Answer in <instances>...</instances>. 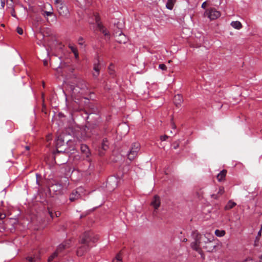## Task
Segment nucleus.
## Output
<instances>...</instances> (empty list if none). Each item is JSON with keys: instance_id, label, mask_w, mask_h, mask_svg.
Wrapping results in <instances>:
<instances>
[{"instance_id": "obj_1", "label": "nucleus", "mask_w": 262, "mask_h": 262, "mask_svg": "<svg viewBox=\"0 0 262 262\" xmlns=\"http://www.w3.org/2000/svg\"><path fill=\"white\" fill-rule=\"evenodd\" d=\"M192 236L194 241L191 243L190 246L199 253L202 252L201 246L214 239L213 234L208 232L202 235L198 231H194L192 232Z\"/></svg>"}, {"instance_id": "obj_2", "label": "nucleus", "mask_w": 262, "mask_h": 262, "mask_svg": "<svg viewBox=\"0 0 262 262\" xmlns=\"http://www.w3.org/2000/svg\"><path fill=\"white\" fill-rule=\"evenodd\" d=\"M68 137V136L64 134H60L58 136L56 140V148L58 152H69L70 151L74 150V146H73L74 142Z\"/></svg>"}, {"instance_id": "obj_3", "label": "nucleus", "mask_w": 262, "mask_h": 262, "mask_svg": "<svg viewBox=\"0 0 262 262\" xmlns=\"http://www.w3.org/2000/svg\"><path fill=\"white\" fill-rule=\"evenodd\" d=\"M89 128L86 127H80L78 126H74L72 129L73 135L78 140H85L90 137L88 133Z\"/></svg>"}, {"instance_id": "obj_4", "label": "nucleus", "mask_w": 262, "mask_h": 262, "mask_svg": "<svg viewBox=\"0 0 262 262\" xmlns=\"http://www.w3.org/2000/svg\"><path fill=\"white\" fill-rule=\"evenodd\" d=\"M61 183L57 182L51 185L49 188L50 191L55 192L56 194L61 193L62 189L64 188H67L69 182L66 178H64L63 180L61 181Z\"/></svg>"}, {"instance_id": "obj_5", "label": "nucleus", "mask_w": 262, "mask_h": 262, "mask_svg": "<svg viewBox=\"0 0 262 262\" xmlns=\"http://www.w3.org/2000/svg\"><path fill=\"white\" fill-rule=\"evenodd\" d=\"M98 239L97 236L91 231L85 232L81 237L80 244L90 247L91 243H95Z\"/></svg>"}, {"instance_id": "obj_6", "label": "nucleus", "mask_w": 262, "mask_h": 262, "mask_svg": "<svg viewBox=\"0 0 262 262\" xmlns=\"http://www.w3.org/2000/svg\"><path fill=\"white\" fill-rule=\"evenodd\" d=\"M55 4L56 5L57 10L59 14L64 18H69L70 11L63 2L62 0H55Z\"/></svg>"}, {"instance_id": "obj_7", "label": "nucleus", "mask_w": 262, "mask_h": 262, "mask_svg": "<svg viewBox=\"0 0 262 262\" xmlns=\"http://www.w3.org/2000/svg\"><path fill=\"white\" fill-rule=\"evenodd\" d=\"M86 85L84 82H79L78 84L72 89V95L76 97L82 95L85 93Z\"/></svg>"}, {"instance_id": "obj_8", "label": "nucleus", "mask_w": 262, "mask_h": 262, "mask_svg": "<svg viewBox=\"0 0 262 262\" xmlns=\"http://www.w3.org/2000/svg\"><path fill=\"white\" fill-rule=\"evenodd\" d=\"M140 148V145L138 142L133 143L127 155L128 159L134 160L137 156Z\"/></svg>"}, {"instance_id": "obj_9", "label": "nucleus", "mask_w": 262, "mask_h": 262, "mask_svg": "<svg viewBox=\"0 0 262 262\" xmlns=\"http://www.w3.org/2000/svg\"><path fill=\"white\" fill-rule=\"evenodd\" d=\"M204 16H207L210 20H214L221 16V13L214 8H210L205 11Z\"/></svg>"}, {"instance_id": "obj_10", "label": "nucleus", "mask_w": 262, "mask_h": 262, "mask_svg": "<svg viewBox=\"0 0 262 262\" xmlns=\"http://www.w3.org/2000/svg\"><path fill=\"white\" fill-rule=\"evenodd\" d=\"M217 246V243H216L215 241V239H214V241H212L211 242L207 243L206 244H204V245L201 246V248L202 247L204 248L206 250L207 252H214L216 251V248Z\"/></svg>"}, {"instance_id": "obj_11", "label": "nucleus", "mask_w": 262, "mask_h": 262, "mask_svg": "<svg viewBox=\"0 0 262 262\" xmlns=\"http://www.w3.org/2000/svg\"><path fill=\"white\" fill-rule=\"evenodd\" d=\"M114 36L115 40L119 43H125L127 41V37L121 31H119L118 33L116 32Z\"/></svg>"}, {"instance_id": "obj_12", "label": "nucleus", "mask_w": 262, "mask_h": 262, "mask_svg": "<svg viewBox=\"0 0 262 262\" xmlns=\"http://www.w3.org/2000/svg\"><path fill=\"white\" fill-rule=\"evenodd\" d=\"M26 259L29 262H38L40 260L39 253L37 252L31 254L27 256Z\"/></svg>"}, {"instance_id": "obj_13", "label": "nucleus", "mask_w": 262, "mask_h": 262, "mask_svg": "<svg viewBox=\"0 0 262 262\" xmlns=\"http://www.w3.org/2000/svg\"><path fill=\"white\" fill-rule=\"evenodd\" d=\"M90 248L86 245H81L78 248L77 250V254L79 256H81L84 254Z\"/></svg>"}, {"instance_id": "obj_14", "label": "nucleus", "mask_w": 262, "mask_h": 262, "mask_svg": "<svg viewBox=\"0 0 262 262\" xmlns=\"http://www.w3.org/2000/svg\"><path fill=\"white\" fill-rule=\"evenodd\" d=\"M100 67L99 61L97 63H94L93 64V76L95 79L98 78L100 74Z\"/></svg>"}, {"instance_id": "obj_15", "label": "nucleus", "mask_w": 262, "mask_h": 262, "mask_svg": "<svg viewBox=\"0 0 262 262\" xmlns=\"http://www.w3.org/2000/svg\"><path fill=\"white\" fill-rule=\"evenodd\" d=\"M160 199L158 195H155L152 201L151 202V205L154 207L155 209H158L160 206Z\"/></svg>"}, {"instance_id": "obj_16", "label": "nucleus", "mask_w": 262, "mask_h": 262, "mask_svg": "<svg viewBox=\"0 0 262 262\" xmlns=\"http://www.w3.org/2000/svg\"><path fill=\"white\" fill-rule=\"evenodd\" d=\"M80 198V194L77 190H75L70 194L69 200L71 202H74Z\"/></svg>"}, {"instance_id": "obj_17", "label": "nucleus", "mask_w": 262, "mask_h": 262, "mask_svg": "<svg viewBox=\"0 0 262 262\" xmlns=\"http://www.w3.org/2000/svg\"><path fill=\"white\" fill-rule=\"evenodd\" d=\"M107 184L108 185H111L113 188H116L118 184L117 178L115 177H111L109 178L107 180Z\"/></svg>"}, {"instance_id": "obj_18", "label": "nucleus", "mask_w": 262, "mask_h": 262, "mask_svg": "<svg viewBox=\"0 0 262 262\" xmlns=\"http://www.w3.org/2000/svg\"><path fill=\"white\" fill-rule=\"evenodd\" d=\"M81 152L87 158L89 157L91 153L88 146L85 144H81L80 147Z\"/></svg>"}, {"instance_id": "obj_19", "label": "nucleus", "mask_w": 262, "mask_h": 262, "mask_svg": "<svg viewBox=\"0 0 262 262\" xmlns=\"http://www.w3.org/2000/svg\"><path fill=\"white\" fill-rule=\"evenodd\" d=\"M227 174L226 170H222L216 176V178L219 182L225 180Z\"/></svg>"}, {"instance_id": "obj_20", "label": "nucleus", "mask_w": 262, "mask_h": 262, "mask_svg": "<svg viewBox=\"0 0 262 262\" xmlns=\"http://www.w3.org/2000/svg\"><path fill=\"white\" fill-rule=\"evenodd\" d=\"M183 101V97L181 95L178 94L174 96L173 101L176 106L180 105Z\"/></svg>"}, {"instance_id": "obj_21", "label": "nucleus", "mask_w": 262, "mask_h": 262, "mask_svg": "<svg viewBox=\"0 0 262 262\" xmlns=\"http://www.w3.org/2000/svg\"><path fill=\"white\" fill-rule=\"evenodd\" d=\"M69 48L70 49L71 51L73 53L75 58L76 59H79V54H78L77 48L75 46H74L71 44H70L69 45Z\"/></svg>"}, {"instance_id": "obj_22", "label": "nucleus", "mask_w": 262, "mask_h": 262, "mask_svg": "<svg viewBox=\"0 0 262 262\" xmlns=\"http://www.w3.org/2000/svg\"><path fill=\"white\" fill-rule=\"evenodd\" d=\"M230 25L233 28L237 30L241 29L243 27L241 23L239 21H233Z\"/></svg>"}, {"instance_id": "obj_23", "label": "nucleus", "mask_w": 262, "mask_h": 262, "mask_svg": "<svg viewBox=\"0 0 262 262\" xmlns=\"http://www.w3.org/2000/svg\"><path fill=\"white\" fill-rule=\"evenodd\" d=\"M176 0H168L166 5V7L169 10H172Z\"/></svg>"}, {"instance_id": "obj_24", "label": "nucleus", "mask_w": 262, "mask_h": 262, "mask_svg": "<svg viewBox=\"0 0 262 262\" xmlns=\"http://www.w3.org/2000/svg\"><path fill=\"white\" fill-rule=\"evenodd\" d=\"M216 236L218 237H223L225 235L226 232L223 230L216 229L214 232Z\"/></svg>"}, {"instance_id": "obj_25", "label": "nucleus", "mask_w": 262, "mask_h": 262, "mask_svg": "<svg viewBox=\"0 0 262 262\" xmlns=\"http://www.w3.org/2000/svg\"><path fill=\"white\" fill-rule=\"evenodd\" d=\"M235 205H236V203L235 202H232L231 201H229L228 202V204L225 206V208L226 210H229V209L232 208Z\"/></svg>"}, {"instance_id": "obj_26", "label": "nucleus", "mask_w": 262, "mask_h": 262, "mask_svg": "<svg viewBox=\"0 0 262 262\" xmlns=\"http://www.w3.org/2000/svg\"><path fill=\"white\" fill-rule=\"evenodd\" d=\"M101 148L104 150H106L108 148V141L106 139L103 140Z\"/></svg>"}, {"instance_id": "obj_27", "label": "nucleus", "mask_w": 262, "mask_h": 262, "mask_svg": "<svg viewBox=\"0 0 262 262\" xmlns=\"http://www.w3.org/2000/svg\"><path fill=\"white\" fill-rule=\"evenodd\" d=\"M112 262H122V256L120 253H118L115 258L113 259Z\"/></svg>"}, {"instance_id": "obj_28", "label": "nucleus", "mask_w": 262, "mask_h": 262, "mask_svg": "<svg viewBox=\"0 0 262 262\" xmlns=\"http://www.w3.org/2000/svg\"><path fill=\"white\" fill-rule=\"evenodd\" d=\"M58 253L55 251L48 258V262H51L57 256Z\"/></svg>"}, {"instance_id": "obj_29", "label": "nucleus", "mask_w": 262, "mask_h": 262, "mask_svg": "<svg viewBox=\"0 0 262 262\" xmlns=\"http://www.w3.org/2000/svg\"><path fill=\"white\" fill-rule=\"evenodd\" d=\"M65 248L66 245L62 244L58 246L56 251L59 253V252H61L63 249H64Z\"/></svg>"}, {"instance_id": "obj_30", "label": "nucleus", "mask_w": 262, "mask_h": 262, "mask_svg": "<svg viewBox=\"0 0 262 262\" xmlns=\"http://www.w3.org/2000/svg\"><path fill=\"white\" fill-rule=\"evenodd\" d=\"M113 68H114V66L112 64H111L110 66V67H108L109 74L112 76H114V75L115 74V71Z\"/></svg>"}, {"instance_id": "obj_31", "label": "nucleus", "mask_w": 262, "mask_h": 262, "mask_svg": "<svg viewBox=\"0 0 262 262\" xmlns=\"http://www.w3.org/2000/svg\"><path fill=\"white\" fill-rule=\"evenodd\" d=\"M50 214L51 217L52 218H53L54 215H55V216H56V217H58V216H60V212L59 211H56V212H55L54 213H53L52 212H50Z\"/></svg>"}, {"instance_id": "obj_32", "label": "nucleus", "mask_w": 262, "mask_h": 262, "mask_svg": "<svg viewBox=\"0 0 262 262\" xmlns=\"http://www.w3.org/2000/svg\"><path fill=\"white\" fill-rule=\"evenodd\" d=\"M99 29L101 32H102L105 36L108 35L106 29L102 26H99Z\"/></svg>"}, {"instance_id": "obj_33", "label": "nucleus", "mask_w": 262, "mask_h": 262, "mask_svg": "<svg viewBox=\"0 0 262 262\" xmlns=\"http://www.w3.org/2000/svg\"><path fill=\"white\" fill-rule=\"evenodd\" d=\"M225 192L224 188L222 186L219 187V191L217 192V194L221 196Z\"/></svg>"}, {"instance_id": "obj_34", "label": "nucleus", "mask_w": 262, "mask_h": 262, "mask_svg": "<svg viewBox=\"0 0 262 262\" xmlns=\"http://www.w3.org/2000/svg\"><path fill=\"white\" fill-rule=\"evenodd\" d=\"M123 127L125 128L127 132L128 131V127L125 124L120 125V126H119V127L117 129V131H119L121 128H123Z\"/></svg>"}, {"instance_id": "obj_35", "label": "nucleus", "mask_w": 262, "mask_h": 262, "mask_svg": "<svg viewBox=\"0 0 262 262\" xmlns=\"http://www.w3.org/2000/svg\"><path fill=\"white\" fill-rule=\"evenodd\" d=\"M53 14V12L52 11H45L43 13V15L46 17V16H51Z\"/></svg>"}, {"instance_id": "obj_36", "label": "nucleus", "mask_w": 262, "mask_h": 262, "mask_svg": "<svg viewBox=\"0 0 262 262\" xmlns=\"http://www.w3.org/2000/svg\"><path fill=\"white\" fill-rule=\"evenodd\" d=\"M78 43L80 46L83 45L84 43V41L83 40V38L81 37H79L78 39Z\"/></svg>"}, {"instance_id": "obj_37", "label": "nucleus", "mask_w": 262, "mask_h": 262, "mask_svg": "<svg viewBox=\"0 0 262 262\" xmlns=\"http://www.w3.org/2000/svg\"><path fill=\"white\" fill-rule=\"evenodd\" d=\"M159 68L162 70H166L167 69V67L164 64H160Z\"/></svg>"}, {"instance_id": "obj_38", "label": "nucleus", "mask_w": 262, "mask_h": 262, "mask_svg": "<svg viewBox=\"0 0 262 262\" xmlns=\"http://www.w3.org/2000/svg\"><path fill=\"white\" fill-rule=\"evenodd\" d=\"M16 30H17V32L19 34H20V35L23 34V29H22L21 28H20V27H18L17 28Z\"/></svg>"}, {"instance_id": "obj_39", "label": "nucleus", "mask_w": 262, "mask_h": 262, "mask_svg": "<svg viewBox=\"0 0 262 262\" xmlns=\"http://www.w3.org/2000/svg\"><path fill=\"white\" fill-rule=\"evenodd\" d=\"M220 196L217 193V194H213L211 195V198L215 199V200H217Z\"/></svg>"}, {"instance_id": "obj_40", "label": "nucleus", "mask_w": 262, "mask_h": 262, "mask_svg": "<svg viewBox=\"0 0 262 262\" xmlns=\"http://www.w3.org/2000/svg\"><path fill=\"white\" fill-rule=\"evenodd\" d=\"M261 232H262V229L260 228V229L259 230V231L258 232V233H257V236H256V239L257 240H259V237L261 236Z\"/></svg>"}, {"instance_id": "obj_41", "label": "nucleus", "mask_w": 262, "mask_h": 262, "mask_svg": "<svg viewBox=\"0 0 262 262\" xmlns=\"http://www.w3.org/2000/svg\"><path fill=\"white\" fill-rule=\"evenodd\" d=\"M168 136L163 135V136H161L160 137V139L161 141H165V140H166L167 139H168Z\"/></svg>"}, {"instance_id": "obj_42", "label": "nucleus", "mask_w": 262, "mask_h": 262, "mask_svg": "<svg viewBox=\"0 0 262 262\" xmlns=\"http://www.w3.org/2000/svg\"><path fill=\"white\" fill-rule=\"evenodd\" d=\"M36 184L38 185H40L39 181H38V179L40 178V175L38 173H36Z\"/></svg>"}, {"instance_id": "obj_43", "label": "nucleus", "mask_w": 262, "mask_h": 262, "mask_svg": "<svg viewBox=\"0 0 262 262\" xmlns=\"http://www.w3.org/2000/svg\"><path fill=\"white\" fill-rule=\"evenodd\" d=\"M171 126H172V128L173 129H176V124H174V123L173 122V119H171Z\"/></svg>"}, {"instance_id": "obj_44", "label": "nucleus", "mask_w": 262, "mask_h": 262, "mask_svg": "<svg viewBox=\"0 0 262 262\" xmlns=\"http://www.w3.org/2000/svg\"><path fill=\"white\" fill-rule=\"evenodd\" d=\"M6 217V214L0 212V219L3 220Z\"/></svg>"}, {"instance_id": "obj_45", "label": "nucleus", "mask_w": 262, "mask_h": 262, "mask_svg": "<svg viewBox=\"0 0 262 262\" xmlns=\"http://www.w3.org/2000/svg\"><path fill=\"white\" fill-rule=\"evenodd\" d=\"M11 15H12V16H13L14 17H16V15L15 14V12L14 9L13 8L12 10Z\"/></svg>"}, {"instance_id": "obj_46", "label": "nucleus", "mask_w": 262, "mask_h": 262, "mask_svg": "<svg viewBox=\"0 0 262 262\" xmlns=\"http://www.w3.org/2000/svg\"><path fill=\"white\" fill-rule=\"evenodd\" d=\"M243 262H252V260L250 259H247ZM260 262H262V257H260Z\"/></svg>"}, {"instance_id": "obj_47", "label": "nucleus", "mask_w": 262, "mask_h": 262, "mask_svg": "<svg viewBox=\"0 0 262 262\" xmlns=\"http://www.w3.org/2000/svg\"><path fill=\"white\" fill-rule=\"evenodd\" d=\"M206 2H204L202 5V8H203V9H205L206 8Z\"/></svg>"}, {"instance_id": "obj_48", "label": "nucleus", "mask_w": 262, "mask_h": 262, "mask_svg": "<svg viewBox=\"0 0 262 262\" xmlns=\"http://www.w3.org/2000/svg\"><path fill=\"white\" fill-rule=\"evenodd\" d=\"M1 6L3 8L5 6V1L4 0H1Z\"/></svg>"}, {"instance_id": "obj_49", "label": "nucleus", "mask_w": 262, "mask_h": 262, "mask_svg": "<svg viewBox=\"0 0 262 262\" xmlns=\"http://www.w3.org/2000/svg\"><path fill=\"white\" fill-rule=\"evenodd\" d=\"M47 138V140L48 141H49V140H51V135L48 136Z\"/></svg>"}, {"instance_id": "obj_50", "label": "nucleus", "mask_w": 262, "mask_h": 262, "mask_svg": "<svg viewBox=\"0 0 262 262\" xmlns=\"http://www.w3.org/2000/svg\"><path fill=\"white\" fill-rule=\"evenodd\" d=\"M43 64L46 66H47L48 64V62L47 60H44L43 61Z\"/></svg>"}, {"instance_id": "obj_51", "label": "nucleus", "mask_w": 262, "mask_h": 262, "mask_svg": "<svg viewBox=\"0 0 262 262\" xmlns=\"http://www.w3.org/2000/svg\"><path fill=\"white\" fill-rule=\"evenodd\" d=\"M178 147H179V144H177V145L174 146V148L177 149Z\"/></svg>"}, {"instance_id": "obj_52", "label": "nucleus", "mask_w": 262, "mask_h": 262, "mask_svg": "<svg viewBox=\"0 0 262 262\" xmlns=\"http://www.w3.org/2000/svg\"><path fill=\"white\" fill-rule=\"evenodd\" d=\"M25 148H26V150H29V149H30V147H29V146H26L25 147Z\"/></svg>"}, {"instance_id": "obj_53", "label": "nucleus", "mask_w": 262, "mask_h": 262, "mask_svg": "<svg viewBox=\"0 0 262 262\" xmlns=\"http://www.w3.org/2000/svg\"><path fill=\"white\" fill-rule=\"evenodd\" d=\"M59 116L60 117H64V116H63L61 113H59Z\"/></svg>"}, {"instance_id": "obj_54", "label": "nucleus", "mask_w": 262, "mask_h": 262, "mask_svg": "<svg viewBox=\"0 0 262 262\" xmlns=\"http://www.w3.org/2000/svg\"><path fill=\"white\" fill-rule=\"evenodd\" d=\"M187 241V239L186 238H184L183 239V242H186Z\"/></svg>"}, {"instance_id": "obj_55", "label": "nucleus", "mask_w": 262, "mask_h": 262, "mask_svg": "<svg viewBox=\"0 0 262 262\" xmlns=\"http://www.w3.org/2000/svg\"><path fill=\"white\" fill-rule=\"evenodd\" d=\"M96 20L97 21L98 20V18L97 17H96Z\"/></svg>"}, {"instance_id": "obj_56", "label": "nucleus", "mask_w": 262, "mask_h": 262, "mask_svg": "<svg viewBox=\"0 0 262 262\" xmlns=\"http://www.w3.org/2000/svg\"><path fill=\"white\" fill-rule=\"evenodd\" d=\"M9 1L11 2V3H12V0H9Z\"/></svg>"}, {"instance_id": "obj_57", "label": "nucleus", "mask_w": 262, "mask_h": 262, "mask_svg": "<svg viewBox=\"0 0 262 262\" xmlns=\"http://www.w3.org/2000/svg\"><path fill=\"white\" fill-rule=\"evenodd\" d=\"M261 229H262V225H261V227H260Z\"/></svg>"}]
</instances>
